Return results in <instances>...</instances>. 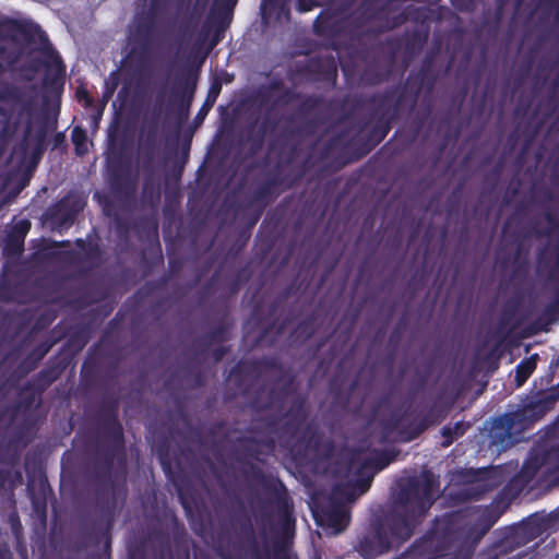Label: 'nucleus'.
Masks as SVG:
<instances>
[{"label": "nucleus", "mask_w": 559, "mask_h": 559, "mask_svg": "<svg viewBox=\"0 0 559 559\" xmlns=\"http://www.w3.org/2000/svg\"><path fill=\"white\" fill-rule=\"evenodd\" d=\"M369 484H370V478L369 477L367 479H364L359 484V495H362L367 490Z\"/></svg>", "instance_id": "nucleus-4"}, {"label": "nucleus", "mask_w": 559, "mask_h": 559, "mask_svg": "<svg viewBox=\"0 0 559 559\" xmlns=\"http://www.w3.org/2000/svg\"><path fill=\"white\" fill-rule=\"evenodd\" d=\"M262 11L265 14V11H266V4L265 3H263V5H262Z\"/></svg>", "instance_id": "nucleus-9"}, {"label": "nucleus", "mask_w": 559, "mask_h": 559, "mask_svg": "<svg viewBox=\"0 0 559 559\" xmlns=\"http://www.w3.org/2000/svg\"><path fill=\"white\" fill-rule=\"evenodd\" d=\"M299 10H300V11H308V10H310V8H309V7L304 5V4L300 2V3H299Z\"/></svg>", "instance_id": "nucleus-7"}, {"label": "nucleus", "mask_w": 559, "mask_h": 559, "mask_svg": "<svg viewBox=\"0 0 559 559\" xmlns=\"http://www.w3.org/2000/svg\"><path fill=\"white\" fill-rule=\"evenodd\" d=\"M311 511L317 524L329 534L341 533L348 523V513L343 507H336L330 511H320L312 506Z\"/></svg>", "instance_id": "nucleus-1"}, {"label": "nucleus", "mask_w": 559, "mask_h": 559, "mask_svg": "<svg viewBox=\"0 0 559 559\" xmlns=\"http://www.w3.org/2000/svg\"><path fill=\"white\" fill-rule=\"evenodd\" d=\"M224 1H225V5L229 8V7L235 5L237 0H224Z\"/></svg>", "instance_id": "nucleus-6"}, {"label": "nucleus", "mask_w": 559, "mask_h": 559, "mask_svg": "<svg viewBox=\"0 0 559 559\" xmlns=\"http://www.w3.org/2000/svg\"><path fill=\"white\" fill-rule=\"evenodd\" d=\"M72 140H73V143L75 144L78 154H84L87 151L86 136L81 129L75 128L73 130Z\"/></svg>", "instance_id": "nucleus-3"}, {"label": "nucleus", "mask_w": 559, "mask_h": 559, "mask_svg": "<svg viewBox=\"0 0 559 559\" xmlns=\"http://www.w3.org/2000/svg\"><path fill=\"white\" fill-rule=\"evenodd\" d=\"M55 62L57 63V67L60 69L61 68V62L58 60V58L55 59Z\"/></svg>", "instance_id": "nucleus-8"}, {"label": "nucleus", "mask_w": 559, "mask_h": 559, "mask_svg": "<svg viewBox=\"0 0 559 559\" xmlns=\"http://www.w3.org/2000/svg\"><path fill=\"white\" fill-rule=\"evenodd\" d=\"M535 369V361L528 359L526 361L521 362L516 368V382L518 386L522 385L523 382L530 377V374Z\"/></svg>", "instance_id": "nucleus-2"}, {"label": "nucleus", "mask_w": 559, "mask_h": 559, "mask_svg": "<svg viewBox=\"0 0 559 559\" xmlns=\"http://www.w3.org/2000/svg\"><path fill=\"white\" fill-rule=\"evenodd\" d=\"M158 12H159V8L156 4H153L152 13H151V15H152L151 20H153L158 14Z\"/></svg>", "instance_id": "nucleus-5"}]
</instances>
